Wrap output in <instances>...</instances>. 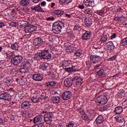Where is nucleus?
I'll list each match as a JSON object with an SVG mask.
<instances>
[{
    "mask_svg": "<svg viewBox=\"0 0 127 127\" xmlns=\"http://www.w3.org/2000/svg\"><path fill=\"white\" fill-rule=\"evenodd\" d=\"M52 55L49 52L48 50H43L40 53H37L35 54L34 59L37 61H42V60H49L51 59Z\"/></svg>",
    "mask_w": 127,
    "mask_h": 127,
    "instance_id": "1",
    "label": "nucleus"
},
{
    "mask_svg": "<svg viewBox=\"0 0 127 127\" xmlns=\"http://www.w3.org/2000/svg\"><path fill=\"white\" fill-rule=\"evenodd\" d=\"M65 27V23L62 21H57L54 23L52 26V30L54 33L58 34L60 33L62 30V28Z\"/></svg>",
    "mask_w": 127,
    "mask_h": 127,
    "instance_id": "2",
    "label": "nucleus"
},
{
    "mask_svg": "<svg viewBox=\"0 0 127 127\" xmlns=\"http://www.w3.org/2000/svg\"><path fill=\"white\" fill-rule=\"evenodd\" d=\"M42 115L44 117L45 123H46L47 125H50L52 122V118L53 117V114L52 113L43 111Z\"/></svg>",
    "mask_w": 127,
    "mask_h": 127,
    "instance_id": "3",
    "label": "nucleus"
},
{
    "mask_svg": "<svg viewBox=\"0 0 127 127\" xmlns=\"http://www.w3.org/2000/svg\"><path fill=\"white\" fill-rule=\"evenodd\" d=\"M13 91V88H10L7 91H4L2 93L0 94V99L1 100H5V101H10L11 100V95L9 94V92Z\"/></svg>",
    "mask_w": 127,
    "mask_h": 127,
    "instance_id": "4",
    "label": "nucleus"
},
{
    "mask_svg": "<svg viewBox=\"0 0 127 127\" xmlns=\"http://www.w3.org/2000/svg\"><path fill=\"white\" fill-rule=\"evenodd\" d=\"M108 97L105 95H101L97 97L96 100L98 106H103L108 103Z\"/></svg>",
    "mask_w": 127,
    "mask_h": 127,
    "instance_id": "5",
    "label": "nucleus"
},
{
    "mask_svg": "<svg viewBox=\"0 0 127 127\" xmlns=\"http://www.w3.org/2000/svg\"><path fill=\"white\" fill-rule=\"evenodd\" d=\"M23 58L21 56L17 55L14 57L11 60V63L14 66H18L21 62Z\"/></svg>",
    "mask_w": 127,
    "mask_h": 127,
    "instance_id": "6",
    "label": "nucleus"
},
{
    "mask_svg": "<svg viewBox=\"0 0 127 127\" xmlns=\"http://www.w3.org/2000/svg\"><path fill=\"white\" fill-rule=\"evenodd\" d=\"M24 31L26 33H31L34 31H36L37 29V27L34 26V25H27L24 27Z\"/></svg>",
    "mask_w": 127,
    "mask_h": 127,
    "instance_id": "7",
    "label": "nucleus"
},
{
    "mask_svg": "<svg viewBox=\"0 0 127 127\" xmlns=\"http://www.w3.org/2000/svg\"><path fill=\"white\" fill-rule=\"evenodd\" d=\"M115 49V45L113 42H108L105 44V50L108 53H111Z\"/></svg>",
    "mask_w": 127,
    "mask_h": 127,
    "instance_id": "8",
    "label": "nucleus"
},
{
    "mask_svg": "<svg viewBox=\"0 0 127 127\" xmlns=\"http://www.w3.org/2000/svg\"><path fill=\"white\" fill-rule=\"evenodd\" d=\"M71 82L72 83H75L76 86H82V84H83V79L81 77L75 76L71 79Z\"/></svg>",
    "mask_w": 127,
    "mask_h": 127,
    "instance_id": "9",
    "label": "nucleus"
},
{
    "mask_svg": "<svg viewBox=\"0 0 127 127\" xmlns=\"http://www.w3.org/2000/svg\"><path fill=\"white\" fill-rule=\"evenodd\" d=\"M72 96H73V94H72V92L70 91H66L64 92L63 95H62L63 100H69V99H70V98H72Z\"/></svg>",
    "mask_w": 127,
    "mask_h": 127,
    "instance_id": "10",
    "label": "nucleus"
},
{
    "mask_svg": "<svg viewBox=\"0 0 127 127\" xmlns=\"http://www.w3.org/2000/svg\"><path fill=\"white\" fill-rule=\"evenodd\" d=\"M34 45L36 48H39L43 44V40L40 37L36 38L34 40Z\"/></svg>",
    "mask_w": 127,
    "mask_h": 127,
    "instance_id": "11",
    "label": "nucleus"
},
{
    "mask_svg": "<svg viewBox=\"0 0 127 127\" xmlns=\"http://www.w3.org/2000/svg\"><path fill=\"white\" fill-rule=\"evenodd\" d=\"M90 62L93 64H97V63H99V62H100L101 57L98 56L92 55L90 57Z\"/></svg>",
    "mask_w": 127,
    "mask_h": 127,
    "instance_id": "12",
    "label": "nucleus"
},
{
    "mask_svg": "<svg viewBox=\"0 0 127 127\" xmlns=\"http://www.w3.org/2000/svg\"><path fill=\"white\" fill-rule=\"evenodd\" d=\"M92 36V32L90 31H86L82 35L81 38L83 40H89Z\"/></svg>",
    "mask_w": 127,
    "mask_h": 127,
    "instance_id": "13",
    "label": "nucleus"
},
{
    "mask_svg": "<svg viewBox=\"0 0 127 127\" xmlns=\"http://www.w3.org/2000/svg\"><path fill=\"white\" fill-rule=\"evenodd\" d=\"M30 8L31 10H35L37 12H45V11L42 8L39 4L35 6H31Z\"/></svg>",
    "mask_w": 127,
    "mask_h": 127,
    "instance_id": "14",
    "label": "nucleus"
},
{
    "mask_svg": "<svg viewBox=\"0 0 127 127\" xmlns=\"http://www.w3.org/2000/svg\"><path fill=\"white\" fill-rule=\"evenodd\" d=\"M43 114H42V112L40 115H38L36 117L34 118L33 123L34 124H36V123H40V122H42L43 120Z\"/></svg>",
    "mask_w": 127,
    "mask_h": 127,
    "instance_id": "15",
    "label": "nucleus"
},
{
    "mask_svg": "<svg viewBox=\"0 0 127 127\" xmlns=\"http://www.w3.org/2000/svg\"><path fill=\"white\" fill-rule=\"evenodd\" d=\"M19 70L20 73H27L29 71V68L28 66L23 65V64L22 63Z\"/></svg>",
    "mask_w": 127,
    "mask_h": 127,
    "instance_id": "16",
    "label": "nucleus"
},
{
    "mask_svg": "<svg viewBox=\"0 0 127 127\" xmlns=\"http://www.w3.org/2000/svg\"><path fill=\"white\" fill-rule=\"evenodd\" d=\"M33 79L35 81H40L43 80V77H42V75L39 73H35L33 75Z\"/></svg>",
    "mask_w": 127,
    "mask_h": 127,
    "instance_id": "17",
    "label": "nucleus"
},
{
    "mask_svg": "<svg viewBox=\"0 0 127 127\" xmlns=\"http://www.w3.org/2000/svg\"><path fill=\"white\" fill-rule=\"evenodd\" d=\"M65 13V12L62 10H56L53 12V14H54L58 17H61Z\"/></svg>",
    "mask_w": 127,
    "mask_h": 127,
    "instance_id": "18",
    "label": "nucleus"
},
{
    "mask_svg": "<svg viewBox=\"0 0 127 127\" xmlns=\"http://www.w3.org/2000/svg\"><path fill=\"white\" fill-rule=\"evenodd\" d=\"M84 23L86 26H91L93 24V20L92 18L87 17L84 19Z\"/></svg>",
    "mask_w": 127,
    "mask_h": 127,
    "instance_id": "19",
    "label": "nucleus"
},
{
    "mask_svg": "<svg viewBox=\"0 0 127 127\" xmlns=\"http://www.w3.org/2000/svg\"><path fill=\"white\" fill-rule=\"evenodd\" d=\"M104 117L102 115H99L95 120V123L97 125H101L104 123Z\"/></svg>",
    "mask_w": 127,
    "mask_h": 127,
    "instance_id": "20",
    "label": "nucleus"
},
{
    "mask_svg": "<svg viewBox=\"0 0 127 127\" xmlns=\"http://www.w3.org/2000/svg\"><path fill=\"white\" fill-rule=\"evenodd\" d=\"M83 2L86 7L94 6V0H84Z\"/></svg>",
    "mask_w": 127,
    "mask_h": 127,
    "instance_id": "21",
    "label": "nucleus"
},
{
    "mask_svg": "<svg viewBox=\"0 0 127 127\" xmlns=\"http://www.w3.org/2000/svg\"><path fill=\"white\" fill-rule=\"evenodd\" d=\"M64 85L66 88H69L72 84L70 81V78H67L64 80Z\"/></svg>",
    "mask_w": 127,
    "mask_h": 127,
    "instance_id": "22",
    "label": "nucleus"
},
{
    "mask_svg": "<svg viewBox=\"0 0 127 127\" xmlns=\"http://www.w3.org/2000/svg\"><path fill=\"white\" fill-rule=\"evenodd\" d=\"M21 107L23 110H27V109H29V108H30V104L28 101H24L21 104Z\"/></svg>",
    "mask_w": 127,
    "mask_h": 127,
    "instance_id": "23",
    "label": "nucleus"
},
{
    "mask_svg": "<svg viewBox=\"0 0 127 127\" xmlns=\"http://www.w3.org/2000/svg\"><path fill=\"white\" fill-rule=\"evenodd\" d=\"M33 63V60H28L22 63L23 65H24L25 66H27L28 68V67H30V66H31V64Z\"/></svg>",
    "mask_w": 127,
    "mask_h": 127,
    "instance_id": "24",
    "label": "nucleus"
},
{
    "mask_svg": "<svg viewBox=\"0 0 127 127\" xmlns=\"http://www.w3.org/2000/svg\"><path fill=\"white\" fill-rule=\"evenodd\" d=\"M46 87H55L56 86H58V84L57 82L55 81H48V82L46 83Z\"/></svg>",
    "mask_w": 127,
    "mask_h": 127,
    "instance_id": "25",
    "label": "nucleus"
},
{
    "mask_svg": "<svg viewBox=\"0 0 127 127\" xmlns=\"http://www.w3.org/2000/svg\"><path fill=\"white\" fill-rule=\"evenodd\" d=\"M72 0H59V3L62 5H68L71 3Z\"/></svg>",
    "mask_w": 127,
    "mask_h": 127,
    "instance_id": "26",
    "label": "nucleus"
},
{
    "mask_svg": "<svg viewBox=\"0 0 127 127\" xmlns=\"http://www.w3.org/2000/svg\"><path fill=\"white\" fill-rule=\"evenodd\" d=\"M76 66H72L71 67H66L64 68L65 71L66 72H68V73H72V72H76L77 70L75 69Z\"/></svg>",
    "mask_w": 127,
    "mask_h": 127,
    "instance_id": "27",
    "label": "nucleus"
},
{
    "mask_svg": "<svg viewBox=\"0 0 127 127\" xmlns=\"http://www.w3.org/2000/svg\"><path fill=\"white\" fill-rule=\"evenodd\" d=\"M97 74L100 78H104V77H106L105 70L103 69H101L98 71H97Z\"/></svg>",
    "mask_w": 127,
    "mask_h": 127,
    "instance_id": "28",
    "label": "nucleus"
},
{
    "mask_svg": "<svg viewBox=\"0 0 127 127\" xmlns=\"http://www.w3.org/2000/svg\"><path fill=\"white\" fill-rule=\"evenodd\" d=\"M123 108L122 107L118 106L115 109L114 113H116L117 115H120L122 114L123 112Z\"/></svg>",
    "mask_w": 127,
    "mask_h": 127,
    "instance_id": "29",
    "label": "nucleus"
},
{
    "mask_svg": "<svg viewBox=\"0 0 127 127\" xmlns=\"http://www.w3.org/2000/svg\"><path fill=\"white\" fill-rule=\"evenodd\" d=\"M29 0H21L20 3L22 6H27L29 5Z\"/></svg>",
    "mask_w": 127,
    "mask_h": 127,
    "instance_id": "30",
    "label": "nucleus"
},
{
    "mask_svg": "<svg viewBox=\"0 0 127 127\" xmlns=\"http://www.w3.org/2000/svg\"><path fill=\"white\" fill-rule=\"evenodd\" d=\"M115 119H116L117 122L120 123V124L125 122V118L123 116H116L115 117Z\"/></svg>",
    "mask_w": 127,
    "mask_h": 127,
    "instance_id": "31",
    "label": "nucleus"
},
{
    "mask_svg": "<svg viewBox=\"0 0 127 127\" xmlns=\"http://www.w3.org/2000/svg\"><path fill=\"white\" fill-rule=\"evenodd\" d=\"M83 12L86 15H92L93 14V10L91 8H87L85 9Z\"/></svg>",
    "mask_w": 127,
    "mask_h": 127,
    "instance_id": "32",
    "label": "nucleus"
},
{
    "mask_svg": "<svg viewBox=\"0 0 127 127\" xmlns=\"http://www.w3.org/2000/svg\"><path fill=\"white\" fill-rule=\"evenodd\" d=\"M11 49L13 50H16L17 51H18V50H19V44L15 43L11 45Z\"/></svg>",
    "mask_w": 127,
    "mask_h": 127,
    "instance_id": "33",
    "label": "nucleus"
},
{
    "mask_svg": "<svg viewBox=\"0 0 127 127\" xmlns=\"http://www.w3.org/2000/svg\"><path fill=\"white\" fill-rule=\"evenodd\" d=\"M52 100L54 104H59V103L61 102V100H60V98L58 96L54 97Z\"/></svg>",
    "mask_w": 127,
    "mask_h": 127,
    "instance_id": "34",
    "label": "nucleus"
},
{
    "mask_svg": "<svg viewBox=\"0 0 127 127\" xmlns=\"http://www.w3.org/2000/svg\"><path fill=\"white\" fill-rule=\"evenodd\" d=\"M106 41H108V35H103L100 39V42L101 43H105Z\"/></svg>",
    "mask_w": 127,
    "mask_h": 127,
    "instance_id": "35",
    "label": "nucleus"
},
{
    "mask_svg": "<svg viewBox=\"0 0 127 127\" xmlns=\"http://www.w3.org/2000/svg\"><path fill=\"white\" fill-rule=\"evenodd\" d=\"M12 79H11L10 78H9L8 77L6 78V80L5 81L6 84L8 87H9V86H11V84H12Z\"/></svg>",
    "mask_w": 127,
    "mask_h": 127,
    "instance_id": "36",
    "label": "nucleus"
},
{
    "mask_svg": "<svg viewBox=\"0 0 127 127\" xmlns=\"http://www.w3.org/2000/svg\"><path fill=\"white\" fill-rule=\"evenodd\" d=\"M81 25H80L79 24H76L73 28L74 31H80L81 30Z\"/></svg>",
    "mask_w": 127,
    "mask_h": 127,
    "instance_id": "37",
    "label": "nucleus"
},
{
    "mask_svg": "<svg viewBox=\"0 0 127 127\" xmlns=\"http://www.w3.org/2000/svg\"><path fill=\"white\" fill-rule=\"evenodd\" d=\"M97 14L100 15L101 16H104V13H106L105 12V9H102L101 10H99L96 11Z\"/></svg>",
    "mask_w": 127,
    "mask_h": 127,
    "instance_id": "38",
    "label": "nucleus"
},
{
    "mask_svg": "<svg viewBox=\"0 0 127 127\" xmlns=\"http://www.w3.org/2000/svg\"><path fill=\"white\" fill-rule=\"evenodd\" d=\"M47 65H46L45 64H42L40 66V68L43 71H47Z\"/></svg>",
    "mask_w": 127,
    "mask_h": 127,
    "instance_id": "39",
    "label": "nucleus"
},
{
    "mask_svg": "<svg viewBox=\"0 0 127 127\" xmlns=\"http://www.w3.org/2000/svg\"><path fill=\"white\" fill-rule=\"evenodd\" d=\"M122 44L123 46H127V37L122 39Z\"/></svg>",
    "mask_w": 127,
    "mask_h": 127,
    "instance_id": "40",
    "label": "nucleus"
},
{
    "mask_svg": "<svg viewBox=\"0 0 127 127\" xmlns=\"http://www.w3.org/2000/svg\"><path fill=\"white\" fill-rule=\"evenodd\" d=\"M82 52L81 50H78L75 53H74L75 55L77 56V57H80L81 56V55L82 54Z\"/></svg>",
    "mask_w": 127,
    "mask_h": 127,
    "instance_id": "41",
    "label": "nucleus"
},
{
    "mask_svg": "<svg viewBox=\"0 0 127 127\" xmlns=\"http://www.w3.org/2000/svg\"><path fill=\"white\" fill-rule=\"evenodd\" d=\"M39 99L41 100H46L47 99V96H46V93H42L39 97Z\"/></svg>",
    "mask_w": 127,
    "mask_h": 127,
    "instance_id": "42",
    "label": "nucleus"
},
{
    "mask_svg": "<svg viewBox=\"0 0 127 127\" xmlns=\"http://www.w3.org/2000/svg\"><path fill=\"white\" fill-rule=\"evenodd\" d=\"M109 108H111V105H110V104H107L101 107V110H102V111H107Z\"/></svg>",
    "mask_w": 127,
    "mask_h": 127,
    "instance_id": "43",
    "label": "nucleus"
},
{
    "mask_svg": "<svg viewBox=\"0 0 127 127\" xmlns=\"http://www.w3.org/2000/svg\"><path fill=\"white\" fill-rule=\"evenodd\" d=\"M70 65L69 62L68 61H65L64 62L63 64H62V67H68Z\"/></svg>",
    "mask_w": 127,
    "mask_h": 127,
    "instance_id": "44",
    "label": "nucleus"
},
{
    "mask_svg": "<svg viewBox=\"0 0 127 127\" xmlns=\"http://www.w3.org/2000/svg\"><path fill=\"white\" fill-rule=\"evenodd\" d=\"M126 96V92L123 91L120 92L118 93V97L119 98H124Z\"/></svg>",
    "mask_w": 127,
    "mask_h": 127,
    "instance_id": "45",
    "label": "nucleus"
},
{
    "mask_svg": "<svg viewBox=\"0 0 127 127\" xmlns=\"http://www.w3.org/2000/svg\"><path fill=\"white\" fill-rule=\"evenodd\" d=\"M11 74H15V75H16L17 74V69L16 68H13L11 69L10 71Z\"/></svg>",
    "mask_w": 127,
    "mask_h": 127,
    "instance_id": "46",
    "label": "nucleus"
},
{
    "mask_svg": "<svg viewBox=\"0 0 127 127\" xmlns=\"http://www.w3.org/2000/svg\"><path fill=\"white\" fill-rule=\"evenodd\" d=\"M6 55L7 57H12L14 55V53L8 51L6 53Z\"/></svg>",
    "mask_w": 127,
    "mask_h": 127,
    "instance_id": "47",
    "label": "nucleus"
},
{
    "mask_svg": "<svg viewBox=\"0 0 127 127\" xmlns=\"http://www.w3.org/2000/svg\"><path fill=\"white\" fill-rule=\"evenodd\" d=\"M18 24V23L16 22H11L9 23L10 26H13L14 27H16V26Z\"/></svg>",
    "mask_w": 127,
    "mask_h": 127,
    "instance_id": "48",
    "label": "nucleus"
},
{
    "mask_svg": "<svg viewBox=\"0 0 127 127\" xmlns=\"http://www.w3.org/2000/svg\"><path fill=\"white\" fill-rule=\"evenodd\" d=\"M0 125H3V126L5 125V121L3 120L1 116H0Z\"/></svg>",
    "mask_w": 127,
    "mask_h": 127,
    "instance_id": "49",
    "label": "nucleus"
},
{
    "mask_svg": "<svg viewBox=\"0 0 127 127\" xmlns=\"http://www.w3.org/2000/svg\"><path fill=\"white\" fill-rule=\"evenodd\" d=\"M32 101L33 103H38V102H39V99L37 98V97H33L32 98Z\"/></svg>",
    "mask_w": 127,
    "mask_h": 127,
    "instance_id": "50",
    "label": "nucleus"
},
{
    "mask_svg": "<svg viewBox=\"0 0 127 127\" xmlns=\"http://www.w3.org/2000/svg\"><path fill=\"white\" fill-rule=\"evenodd\" d=\"M123 108L124 109H126V108H127V100H125L122 103Z\"/></svg>",
    "mask_w": 127,
    "mask_h": 127,
    "instance_id": "51",
    "label": "nucleus"
},
{
    "mask_svg": "<svg viewBox=\"0 0 127 127\" xmlns=\"http://www.w3.org/2000/svg\"><path fill=\"white\" fill-rule=\"evenodd\" d=\"M122 18H123V17H115L114 18V20L115 21H120L122 22Z\"/></svg>",
    "mask_w": 127,
    "mask_h": 127,
    "instance_id": "52",
    "label": "nucleus"
},
{
    "mask_svg": "<svg viewBox=\"0 0 127 127\" xmlns=\"http://www.w3.org/2000/svg\"><path fill=\"white\" fill-rule=\"evenodd\" d=\"M86 64L88 69H90V68H91V66H92V63L89 61L86 62Z\"/></svg>",
    "mask_w": 127,
    "mask_h": 127,
    "instance_id": "53",
    "label": "nucleus"
},
{
    "mask_svg": "<svg viewBox=\"0 0 127 127\" xmlns=\"http://www.w3.org/2000/svg\"><path fill=\"white\" fill-rule=\"evenodd\" d=\"M81 118L83 120H87V119H88V115L84 113L82 115Z\"/></svg>",
    "mask_w": 127,
    "mask_h": 127,
    "instance_id": "54",
    "label": "nucleus"
},
{
    "mask_svg": "<svg viewBox=\"0 0 127 127\" xmlns=\"http://www.w3.org/2000/svg\"><path fill=\"white\" fill-rule=\"evenodd\" d=\"M77 112L80 114V115H82L83 114L85 113V112H84V110L81 109H77Z\"/></svg>",
    "mask_w": 127,
    "mask_h": 127,
    "instance_id": "55",
    "label": "nucleus"
},
{
    "mask_svg": "<svg viewBox=\"0 0 127 127\" xmlns=\"http://www.w3.org/2000/svg\"><path fill=\"white\" fill-rule=\"evenodd\" d=\"M74 126H75V124L73 123V122H71L66 126V127H74Z\"/></svg>",
    "mask_w": 127,
    "mask_h": 127,
    "instance_id": "56",
    "label": "nucleus"
},
{
    "mask_svg": "<svg viewBox=\"0 0 127 127\" xmlns=\"http://www.w3.org/2000/svg\"><path fill=\"white\" fill-rule=\"evenodd\" d=\"M117 58V56L114 55L112 57L109 59V61H114V60H116V59Z\"/></svg>",
    "mask_w": 127,
    "mask_h": 127,
    "instance_id": "57",
    "label": "nucleus"
},
{
    "mask_svg": "<svg viewBox=\"0 0 127 127\" xmlns=\"http://www.w3.org/2000/svg\"><path fill=\"white\" fill-rule=\"evenodd\" d=\"M88 113H89L90 115H95V110L90 109V110L88 111Z\"/></svg>",
    "mask_w": 127,
    "mask_h": 127,
    "instance_id": "58",
    "label": "nucleus"
},
{
    "mask_svg": "<svg viewBox=\"0 0 127 127\" xmlns=\"http://www.w3.org/2000/svg\"><path fill=\"white\" fill-rule=\"evenodd\" d=\"M44 108L47 109V110H49V109H51V106L48 104L45 105Z\"/></svg>",
    "mask_w": 127,
    "mask_h": 127,
    "instance_id": "59",
    "label": "nucleus"
},
{
    "mask_svg": "<svg viewBox=\"0 0 127 127\" xmlns=\"http://www.w3.org/2000/svg\"><path fill=\"white\" fill-rule=\"evenodd\" d=\"M22 10L24 12H28L30 10V9L29 8L24 7Z\"/></svg>",
    "mask_w": 127,
    "mask_h": 127,
    "instance_id": "60",
    "label": "nucleus"
},
{
    "mask_svg": "<svg viewBox=\"0 0 127 127\" xmlns=\"http://www.w3.org/2000/svg\"><path fill=\"white\" fill-rule=\"evenodd\" d=\"M54 19H55V18H54V17H49L46 18V20H47V21H49V20H54Z\"/></svg>",
    "mask_w": 127,
    "mask_h": 127,
    "instance_id": "61",
    "label": "nucleus"
},
{
    "mask_svg": "<svg viewBox=\"0 0 127 127\" xmlns=\"http://www.w3.org/2000/svg\"><path fill=\"white\" fill-rule=\"evenodd\" d=\"M70 48V46H68L66 48V52H71L72 51L71 50V49Z\"/></svg>",
    "mask_w": 127,
    "mask_h": 127,
    "instance_id": "62",
    "label": "nucleus"
},
{
    "mask_svg": "<svg viewBox=\"0 0 127 127\" xmlns=\"http://www.w3.org/2000/svg\"><path fill=\"white\" fill-rule=\"evenodd\" d=\"M78 8H80V9H84V8H85V5H84V4L79 5Z\"/></svg>",
    "mask_w": 127,
    "mask_h": 127,
    "instance_id": "63",
    "label": "nucleus"
},
{
    "mask_svg": "<svg viewBox=\"0 0 127 127\" xmlns=\"http://www.w3.org/2000/svg\"><path fill=\"white\" fill-rule=\"evenodd\" d=\"M116 36H117V33H113L111 36V39H114V38H116Z\"/></svg>",
    "mask_w": 127,
    "mask_h": 127,
    "instance_id": "64",
    "label": "nucleus"
}]
</instances>
